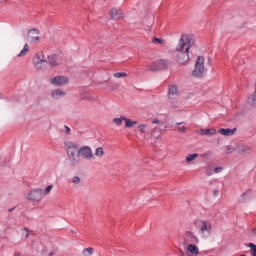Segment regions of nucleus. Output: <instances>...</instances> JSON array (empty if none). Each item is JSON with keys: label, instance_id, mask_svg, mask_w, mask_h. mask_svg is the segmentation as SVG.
I'll list each match as a JSON object with an SVG mask.
<instances>
[{"label": "nucleus", "instance_id": "f3484780", "mask_svg": "<svg viewBox=\"0 0 256 256\" xmlns=\"http://www.w3.org/2000/svg\"><path fill=\"white\" fill-rule=\"evenodd\" d=\"M251 147L248 145H241L237 148V153L243 155V153H251Z\"/></svg>", "mask_w": 256, "mask_h": 256}, {"label": "nucleus", "instance_id": "9d476101", "mask_svg": "<svg viewBox=\"0 0 256 256\" xmlns=\"http://www.w3.org/2000/svg\"><path fill=\"white\" fill-rule=\"evenodd\" d=\"M28 39L32 42V43H39V30L33 28L30 29L28 31Z\"/></svg>", "mask_w": 256, "mask_h": 256}, {"label": "nucleus", "instance_id": "72a5a7b5", "mask_svg": "<svg viewBox=\"0 0 256 256\" xmlns=\"http://www.w3.org/2000/svg\"><path fill=\"white\" fill-rule=\"evenodd\" d=\"M249 247H250V249H251V253H252V255L253 256H256V245L255 244H253V243H249V245H248Z\"/></svg>", "mask_w": 256, "mask_h": 256}, {"label": "nucleus", "instance_id": "412c9836", "mask_svg": "<svg viewBox=\"0 0 256 256\" xmlns=\"http://www.w3.org/2000/svg\"><path fill=\"white\" fill-rule=\"evenodd\" d=\"M95 253V249L93 247H88L83 249L82 256H91Z\"/></svg>", "mask_w": 256, "mask_h": 256}, {"label": "nucleus", "instance_id": "cd10ccee", "mask_svg": "<svg viewBox=\"0 0 256 256\" xmlns=\"http://www.w3.org/2000/svg\"><path fill=\"white\" fill-rule=\"evenodd\" d=\"M186 237L191 239V241H197V236L191 231L186 232Z\"/></svg>", "mask_w": 256, "mask_h": 256}, {"label": "nucleus", "instance_id": "f8f14e48", "mask_svg": "<svg viewBox=\"0 0 256 256\" xmlns=\"http://www.w3.org/2000/svg\"><path fill=\"white\" fill-rule=\"evenodd\" d=\"M168 97L169 99H177L179 97V90L177 86L172 85L168 87Z\"/></svg>", "mask_w": 256, "mask_h": 256}, {"label": "nucleus", "instance_id": "0eeeda50", "mask_svg": "<svg viewBox=\"0 0 256 256\" xmlns=\"http://www.w3.org/2000/svg\"><path fill=\"white\" fill-rule=\"evenodd\" d=\"M147 69H149V71H163L167 69V62L163 59L152 62L151 64L147 65Z\"/></svg>", "mask_w": 256, "mask_h": 256}, {"label": "nucleus", "instance_id": "aec40b11", "mask_svg": "<svg viewBox=\"0 0 256 256\" xmlns=\"http://www.w3.org/2000/svg\"><path fill=\"white\" fill-rule=\"evenodd\" d=\"M147 129H149V126L147 124H140V125H138V131L141 134H145L146 133V135H149V131H147Z\"/></svg>", "mask_w": 256, "mask_h": 256}, {"label": "nucleus", "instance_id": "a19ab883", "mask_svg": "<svg viewBox=\"0 0 256 256\" xmlns=\"http://www.w3.org/2000/svg\"><path fill=\"white\" fill-rule=\"evenodd\" d=\"M213 195H214V197H218L219 196V190H214Z\"/></svg>", "mask_w": 256, "mask_h": 256}, {"label": "nucleus", "instance_id": "a878e982", "mask_svg": "<svg viewBox=\"0 0 256 256\" xmlns=\"http://www.w3.org/2000/svg\"><path fill=\"white\" fill-rule=\"evenodd\" d=\"M113 77H115V79H121L127 77V74L125 72H116L113 74Z\"/></svg>", "mask_w": 256, "mask_h": 256}, {"label": "nucleus", "instance_id": "f03ea898", "mask_svg": "<svg viewBox=\"0 0 256 256\" xmlns=\"http://www.w3.org/2000/svg\"><path fill=\"white\" fill-rule=\"evenodd\" d=\"M32 61L36 69H45L47 65H50L51 67H59L57 55L55 54L45 56V54L40 51L33 56Z\"/></svg>", "mask_w": 256, "mask_h": 256}, {"label": "nucleus", "instance_id": "6e6552de", "mask_svg": "<svg viewBox=\"0 0 256 256\" xmlns=\"http://www.w3.org/2000/svg\"><path fill=\"white\" fill-rule=\"evenodd\" d=\"M78 157H83L84 159H93V150L89 146H83L78 149Z\"/></svg>", "mask_w": 256, "mask_h": 256}, {"label": "nucleus", "instance_id": "9b49d317", "mask_svg": "<svg viewBox=\"0 0 256 256\" xmlns=\"http://www.w3.org/2000/svg\"><path fill=\"white\" fill-rule=\"evenodd\" d=\"M110 17L111 19H114L115 21L119 19H123L124 15L121 9L112 8L110 10Z\"/></svg>", "mask_w": 256, "mask_h": 256}, {"label": "nucleus", "instance_id": "79ce46f5", "mask_svg": "<svg viewBox=\"0 0 256 256\" xmlns=\"http://www.w3.org/2000/svg\"><path fill=\"white\" fill-rule=\"evenodd\" d=\"M14 256H21V254H19V252H16Z\"/></svg>", "mask_w": 256, "mask_h": 256}, {"label": "nucleus", "instance_id": "4be33fe9", "mask_svg": "<svg viewBox=\"0 0 256 256\" xmlns=\"http://www.w3.org/2000/svg\"><path fill=\"white\" fill-rule=\"evenodd\" d=\"M28 53H29V45L25 44L23 49L18 54V57H25V55H27Z\"/></svg>", "mask_w": 256, "mask_h": 256}, {"label": "nucleus", "instance_id": "423d86ee", "mask_svg": "<svg viewBox=\"0 0 256 256\" xmlns=\"http://www.w3.org/2000/svg\"><path fill=\"white\" fill-rule=\"evenodd\" d=\"M43 198V189L40 188L31 190L27 196L28 201H32V203H41L43 201Z\"/></svg>", "mask_w": 256, "mask_h": 256}, {"label": "nucleus", "instance_id": "f704fd0d", "mask_svg": "<svg viewBox=\"0 0 256 256\" xmlns=\"http://www.w3.org/2000/svg\"><path fill=\"white\" fill-rule=\"evenodd\" d=\"M206 175H207L208 177H210V175H213V168H212V167H208V168L206 169Z\"/></svg>", "mask_w": 256, "mask_h": 256}, {"label": "nucleus", "instance_id": "ddd939ff", "mask_svg": "<svg viewBox=\"0 0 256 256\" xmlns=\"http://www.w3.org/2000/svg\"><path fill=\"white\" fill-rule=\"evenodd\" d=\"M218 133H220V135H224L225 137H231L234 133H237V128H220Z\"/></svg>", "mask_w": 256, "mask_h": 256}, {"label": "nucleus", "instance_id": "7ed1b4c3", "mask_svg": "<svg viewBox=\"0 0 256 256\" xmlns=\"http://www.w3.org/2000/svg\"><path fill=\"white\" fill-rule=\"evenodd\" d=\"M64 147L71 165L75 167V165H78L79 163V158L75 156L77 153L79 154L78 144L75 142L67 141L64 143Z\"/></svg>", "mask_w": 256, "mask_h": 256}, {"label": "nucleus", "instance_id": "bb28decb", "mask_svg": "<svg viewBox=\"0 0 256 256\" xmlns=\"http://www.w3.org/2000/svg\"><path fill=\"white\" fill-rule=\"evenodd\" d=\"M96 157H103L105 155V151H103V147H98L95 152Z\"/></svg>", "mask_w": 256, "mask_h": 256}, {"label": "nucleus", "instance_id": "a18cd8bd", "mask_svg": "<svg viewBox=\"0 0 256 256\" xmlns=\"http://www.w3.org/2000/svg\"><path fill=\"white\" fill-rule=\"evenodd\" d=\"M54 255V253L53 252H51L48 256H53Z\"/></svg>", "mask_w": 256, "mask_h": 256}, {"label": "nucleus", "instance_id": "4c0bfd02", "mask_svg": "<svg viewBox=\"0 0 256 256\" xmlns=\"http://www.w3.org/2000/svg\"><path fill=\"white\" fill-rule=\"evenodd\" d=\"M223 171V167H216L214 169V173H221Z\"/></svg>", "mask_w": 256, "mask_h": 256}, {"label": "nucleus", "instance_id": "49530a36", "mask_svg": "<svg viewBox=\"0 0 256 256\" xmlns=\"http://www.w3.org/2000/svg\"><path fill=\"white\" fill-rule=\"evenodd\" d=\"M89 100H90V101H92V100H93V98L89 97Z\"/></svg>", "mask_w": 256, "mask_h": 256}, {"label": "nucleus", "instance_id": "a211bd4d", "mask_svg": "<svg viewBox=\"0 0 256 256\" xmlns=\"http://www.w3.org/2000/svg\"><path fill=\"white\" fill-rule=\"evenodd\" d=\"M187 251H189V253H192V255H199V247H197V245H194V244L188 245Z\"/></svg>", "mask_w": 256, "mask_h": 256}, {"label": "nucleus", "instance_id": "6ab92c4d", "mask_svg": "<svg viewBox=\"0 0 256 256\" xmlns=\"http://www.w3.org/2000/svg\"><path fill=\"white\" fill-rule=\"evenodd\" d=\"M125 128L126 129H131L134 125H137V121H132L131 119L125 117Z\"/></svg>", "mask_w": 256, "mask_h": 256}, {"label": "nucleus", "instance_id": "de8ad7c7", "mask_svg": "<svg viewBox=\"0 0 256 256\" xmlns=\"http://www.w3.org/2000/svg\"><path fill=\"white\" fill-rule=\"evenodd\" d=\"M104 83H109V81L106 80V81H104Z\"/></svg>", "mask_w": 256, "mask_h": 256}, {"label": "nucleus", "instance_id": "5701e85b", "mask_svg": "<svg viewBox=\"0 0 256 256\" xmlns=\"http://www.w3.org/2000/svg\"><path fill=\"white\" fill-rule=\"evenodd\" d=\"M248 103L252 107H256V90L254 92V95L248 98Z\"/></svg>", "mask_w": 256, "mask_h": 256}, {"label": "nucleus", "instance_id": "2eb2a0df", "mask_svg": "<svg viewBox=\"0 0 256 256\" xmlns=\"http://www.w3.org/2000/svg\"><path fill=\"white\" fill-rule=\"evenodd\" d=\"M198 134L199 135H202V136H211V135H217V130L213 129V128H210V129H200L198 131Z\"/></svg>", "mask_w": 256, "mask_h": 256}, {"label": "nucleus", "instance_id": "4468645a", "mask_svg": "<svg viewBox=\"0 0 256 256\" xmlns=\"http://www.w3.org/2000/svg\"><path fill=\"white\" fill-rule=\"evenodd\" d=\"M253 199V191L251 189L246 190L241 196L240 201L241 203H247V201H251Z\"/></svg>", "mask_w": 256, "mask_h": 256}, {"label": "nucleus", "instance_id": "c756f323", "mask_svg": "<svg viewBox=\"0 0 256 256\" xmlns=\"http://www.w3.org/2000/svg\"><path fill=\"white\" fill-rule=\"evenodd\" d=\"M51 191H53V185H49L45 188L44 192H43V195L44 197L49 195V193H51Z\"/></svg>", "mask_w": 256, "mask_h": 256}, {"label": "nucleus", "instance_id": "20e7f679", "mask_svg": "<svg viewBox=\"0 0 256 256\" xmlns=\"http://www.w3.org/2000/svg\"><path fill=\"white\" fill-rule=\"evenodd\" d=\"M194 227H196L197 231H199L201 235H211V232L213 231V224L205 220H195Z\"/></svg>", "mask_w": 256, "mask_h": 256}, {"label": "nucleus", "instance_id": "37998d69", "mask_svg": "<svg viewBox=\"0 0 256 256\" xmlns=\"http://www.w3.org/2000/svg\"><path fill=\"white\" fill-rule=\"evenodd\" d=\"M176 125H183V122H177Z\"/></svg>", "mask_w": 256, "mask_h": 256}, {"label": "nucleus", "instance_id": "b1692460", "mask_svg": "<svg viewBox=\"0 0 256 256\" xmlns=\"http://www.w3.org/2000/svg\"><path fill=\"white\" fill-rule=\"evenodd\" d=\"M199 157V154L194 153V154H189L188 156H186V161L188 163H191V161H195V159H197Z\"/></svg>", "mask_w": 256, "mask_h": 256}, {"label": "nucleus", "instance_id": "1a4fd4ad", "mask_svg": "<svg viewBox=\"0 0 256 256\" xmlns=\"http://www.w3.org/2000/svg\"><path fill=\"white\" fill-rule=\"evenodd\" d=\"M50 83L52 85H56L57 87H61L63 85H67L69 83V79L65 76H55L50 79Z\"/></svg>", "mask_w": 256, "mask_h": 256}, {"label": "nucleus", "instance_id": "09e8293b", "mask_svg": "<svg viewBox=\"0 0 256 256\" xmlns=\"http://www.w3.org/2000/svg\"><path fill=\"white\" fill-rule=\"evenodd\" d=\"M9 211H13V209H10Z\"/></svg>", "mask_w": 256, "mask_h": 256}, {"label": "nucleus", "instance_id": "f257e3e1", "mask_svg": "<svg viewBox=\"0 0 256 256\" xmlns=\"http://www.w3.org/2000/svg\"><path fill=\"white\" fill-rule=\"evenodd\" d=\"M195 45V36L193 34H182L178 45L176 47L177 51V63L179 65H187L189 63V49Z\"/></svg>", "mask_w": 256, "mask_h": 256}, {"label": "nucleus", "instance_id": "c03bdc74", "mask_svg": "<svg viewBox=\"0 0 256 256\" xmlns=\"http://www.w3.org/2000/svg\"><path fill=\"white\" fill-rule=\"evenodd\" d=\"M180 253H181L182 255H184L185 252H183V250H180Z\"/></svg>", "mask_w": 256, "mask_h": 256}, {"label": "nucleus", "instance_id": "ea45409f", "mask_svg": "<svg viewBox=\"0 0 256 256\" xmlns=\"http://www.w3.org/2000/svg\"><path fill=\"white\" fill-rule=\"evenodd\" d=\"M66 129V135H71V128L69 126H65Z\"/></svg>", "mask_w": 256, "mask_h": 256}, {"label": "nucleus", "instance_id": "c85d7f7f", "mask_svg": "<svg viewBox=\"0 0 256 256\" xmlns=\"http://www.w3.org/2000/svg\"><path fill=\"white\" fill-rule=\"evenodd\" d=\"M152 43H159L160 45H165V40L157 37L152 38Z\"/></svg>", "mask_w": 256, "mask_h": 256}, {"label": "nucleus", "instance_id": "2f4dec72", "mask_svg": "<svg viewBox=\"0 0 256 256\" xmlns=\"http://www.w3.org/2000/svg\"><path fill=\"white\" fill-rule=\"evenodd\" d=\"M72 183H74V185H79L81 183V178L79 176H74L72 178Z\"/></svg>", "mask_w": 256, "mask_h": 256}, {"label": "nucleus", "instance_id": "e433bc0d", "mask_svg": "<svg viewBox=\"0 0 256 256\" xmlns=\"http://www.w3.org/2000/svg\"><path fill=\"white\" fill-rule=\"evenodd\" d=\"M186 130H187V128H185V126L178 127L179 133H185Z\"/></svg>", "mask_w": 256, "mask_h": 256}, {"label": "nucleus", "instance_id": "dca6fc26", "mask_svg": "<svg viewBox=\"0 0 256 256\" xmlns=\"http://www.w3.org/2000/svg\"><path fill=\"white\" fill-rule=\"evenodd\" d=\"M51 95H52L53 99H61V97H65V95H67V93H65V91H63L61 89H54V90H52Z\"/></svg>", "mask_w": 256, "mask_h": 256}, {"label": "nucleus", "instance_id": "7c9ffc66", "mask_svg": "<svg viewBox=\"0 0 256 256\" xmlns=\"http://www.w3.org/2000/svg\"><path fill=\"white\" fill-rule=\"evenodd\" d=\"M157 131H159V128H158V127H154V128L150 131V133H149L150 137H159V135H158V136L156 135Z\"/></svg>", "mask_w": 256, "mask_h": 256}, {"label": "nucleus", "instance_id": "c9c22d12", "mask_svg": "<svg viewBox=\"0 0 256 256\" xmlns=\"http://www.w3.org/2000/svg\"><path fill=\"white\" fill-rule=\"evenodd\" d=\"M233 153V148L231 146H228L226 149V155H231Z\"/></svg>", "mask_w": 256, "mask_h": 256}, {"label": "nucleus", "instance_id": "473e14b6", "mask_svg": "<svg viewBox=\"0 0 256 256\" xmlns=\"http://www.w3.org/2000/svg\"><path fill=\"white\" fill-rule=\"evenodd\" d=\"M22 237H25V239H29V229L27 228L22 229Z\"/></svg>", "mask_w": 256, "mask_h": 256}, {"label": "nucleus", "instance_id": "58836bf2", "mask_svg": "<svg viewBox=\"0 0 256 256\" xmlns=\"http://www.w3.org/2000/svg\"><path fill=\"white\" fill-rule=\"evenodd\" d=\"M159 123H161V121L159 119L152 120L153 125H159Z\"/></svg>", "mask_w": 256, "mask_h": 256}, {"label": "nucleus", "instance_id": "39448f33", "mask_svg": "<svg viewBox=\"0 0 256 256\" xmlns=\"http://www.w3.org/2000/svg\"><path fill=\"white\" fill-rule=\"evenodd\" d=\"M205 74V58L199 56L196 60L194 70L192 71V77L201 78Z\"/></svg>", "mask_w": 256, "mask_h": 256}, {"label": "nucleus", "instance_id": "393cba45", "mask_svg": "<svg viewBox=\"0 0 256 256\" xmlns=\"http://www.w3.org/2000/svg\"><path fill=\"white\" fill-rule=\"evenodd\" d=\"M123 121H125V116H121L120 118H114L113 123L117 126L123 125Z\"/></svg>", "mask_w": 256, "mask_h": 256}]
</instances>
